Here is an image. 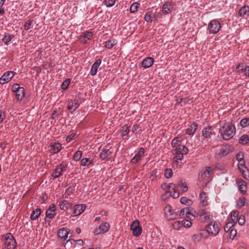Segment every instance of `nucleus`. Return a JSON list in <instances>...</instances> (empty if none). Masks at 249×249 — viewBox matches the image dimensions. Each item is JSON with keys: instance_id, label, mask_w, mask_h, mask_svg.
I'll return each instance as SVG.
<instances>
[{"instance_id": "nucleus-1", "label": "nucleus", "mask_w": 249, "mask_h": 249, "mask_svg": "<svg viewBox=\"0 0 249 249\" xmlns=\"http://www.w3.org/2000/svg\"><path fill=\"white\" fill-rule=\"evenodd\" d=\"M236 128L231 123H225L219 130L221 137L224 140L228 141L232 138L235 135Z\"/></svg>"}, {"instance_id": "nucleus-2", "label": "nucleus", "mask_w": 249, "mask_h": 249, "mask_svg": "<svg viewBox=\"0 0 249 249\" xmlns=\"http://www.w3.org/2000/svg\"><path fill=\"white\" fill-rule=\"evenodd\" d=\"M3 245L6 249H15L17 246L16 241L11 233H7L1 238Z\"/></svg>"}, {"instance_id": "nucleus-3", "label": "nucleus", "mask_w": 249, "mask_h": 249, "mask_svg": "<svg viewBox=\"0 0 249 249\" xmlns=\"http://www.w3.org/2000/svg\"><path fill=\"white\" fill-rule=\"evenodd\" d=\"M234 149L233 146L228 144L222 145L220 148L216 149L215 157L217 159H221L232 152Z\"/></svg>"}, {"instance_id": "nucleus-4", "label": "nucleus", "mask_w": 249, "mask_h": 249, "mask_svg": "<svg viewBox=\"0 0 249 249\" xmlns=\"http://www.w3.org/2000/svg\"><path fill=\"white\" fill-rule=\"evenodd\" d=\"M67 166V164H65L63 163L57 165L52 171L51 174L52 179L54 180L62 176L63 172L66 170Z\"/></svg>"}, {"instance_id": "nucleus-5", "label": "nucleus", "mask_w": 249, "mask_h": 249, "mask_svg": "<svg viewBox=\"0 0 249 249\" xmlns=\"http://www.w3.org/2000/svg\"><path fill=\"white\" fill-rule=\"evenodd\" d=\"M221 224L219 222L214 221L213 223L212 222L210 224H208L205 228L206 231L209 233L216 235L221 229Z\"/></svg>"}, {"instance_id": "nucleus-6", "label": "nucleus", "mask_w": 249, "mask_h": 249, "mask_svg": "<svg viewBox=\"0 0 249 249\" xmlns=\"http://www.w3.org/2000/svg\"><path fill=\"white\" fill-rule=\"evenodd\" d=\"M221 28V24L216 19H213L210 21L208 25V30L210 34H215L217 33Z\"/></svg>"}, {"instance_id": "nucleus-7", "label": "nucleus", "mask_w": 249, "mask_h": 249, "mask_svg": "<svg viewBox=\"0 0 249 249\" xmlns=\"http://www.w3.org/2000/svg\"><path fill=\"white\" fill-rule=\"evenodd\" d=\"M113 152V149L111 147L103 148L100 154V157L102 160H107L110 159Z\"/></svg>"}, {"instance_id": "nucleus-8", "label": "nucleus", "mask_w": 249, "mask_h": 249, "mask_svg": "<svg viewBox=\"0 0 249 249\" xmlns=\"http://www.w3.org/2000/svg\"><path fill=\"white\" fill-rule=\"evenodd\" d=\"M110 225L108 223L104 222L102 223L98 228L94 230L93 233L95 235L105 233L108 231Z\"/></svg>"}, {"instance_id": "nucleus-9", "label": "nucleus", "mask_w": 249, "mask_h": 249, "mask_svg": "<svg viewBox=\"0 0 249 249\" xmlns=\"http://www.w3.org/2000/svg\"><path fill=\"white\" fill-rule=\"evenodd\" d=\"M15 74V72L12 71H8L6 72L0 78V84L3 85L5 83L9 82Z\"/></svg>"}, {"instance_id": "nucleus-10", "label": "nucleus", "mask_w": 249, "mask_h": 249, "mask_svg": "<svg viewBox=\"0 0 249 249\" xmlns=\"http://www.w3.org/2000/svg\"><path fill=\"white\" fill-rule=\"evenodd\" d=\"M161 188L165 191V193L173 194L174 192H178L177 186L172 183H164L161 185Z\"/></svg>"}, {"instance_id": "nucleus-11", "label": "nucleus", "mask_w": 249, "mask_h": 249, "mask_svg": "<svg viewBox=\"0 0 249 249\" xmlns=\"http://www.w3.org/2000/svg\"><path fill=\"white\" fill-rule=\"evenodd\" d=\"M131 230L132 231L134 236L136 237L139 236L142 231V227L139 225L138 222H134L130 227Z\"/></svg>"}, {"instance_id": "nucleus-12", "label": "nucleus", "mask_w": 249, "mask_h": 249, "mask_svg": "<svg viewBox=\"0 0 249 249\" xmlns=\"http://www.w3.org/2000/svg\"><path fill=\"white\" fill-rule=\"evenodd\" d=\"M56 215V209L55 206L53 204H51L49 209L46 212V218H49L50 219L53 218Z\"/></svg>"}, {"instance_id": "nucleus-13", "label": "nucleus", "mask_w": 249, "mask_h": 249, "mask_svg": "<svg viewBox=\"0 0 249 249\" xmlns=\"http://www.w3.org/2000/svg\"><path fill=\"white\" fill-rule=\"evenodd\" d=\"M199 214L200 216V220L204 222L211 221L213 219V216L210 213L202 211L199 212Z\"/></svg>"}, {"instance_id": "nucleus-14", "label": "nucleus", "mask_w": 249, "mask_h": 249, "mask_svg": "<svg viewBox=\"0 0 249 249\" xmlns=\"http://www.w3.org/2000/svg\"><path fill=\"white\" fill-rule=\"evenodd\" d=\"M50 146V152L53 154L58 153L62 149L61 144L59 142H51Z\"/></svg>"}, {"instance_id": "nucleus-15", "label": "nucleus", "mask_w": 249, "mask_h": 249, "mask_svg": "<svg viewBox=\"0 0 249 249\" xmlns=\"http://www.w3.org/2000/svg\"><path fill=\"white\" fill-rule=\"evenodd\" d=\"M85 205L84 204H77L73 207V216L79 215L85 209Z\"/></svg>"}, {"instance_id": "nucleus-16", "label": "nucleus", "mask_w": 249, "mask_h": 249, "mask_svg": "<svg viewBox=\"0 0 249 249\" xmlns=\"http://www.w3.org/2000/svg\"><path fill=\"white\" fill-rule=\"evenodd\" d=\"M60 208L64 211L67 210L69 208H71L72 204L66 200H59L57 201Z\"/></svg>"}, {"instance_id": "nucleus-17", "label": "nucleus", "mask_w": 249, "mask_h": 249, "mask_svg": "<svg viewBox=\"0 0 249 249\" xmlns=\"http://www.w3.org/2000/svg\"><path fill=\"white\" fill-rule=\"evenodd\" d=\"M174 148L173 154H187L188 152V149L183 145H179Z\"/></svg>"}, {"instance_id": "nucleus-18", "label": "nucleus", "mask_w": 249, "mask_h": 249, "mask_svg": "<svg viewBox=\"0 0 249 249\" xmlns=\"http://www.w3.org/2000/svg\"><path fill=\"white\" fill-rule=\"evenodd\" d=\"M157 14L152 11L147 12L144 16V19L147 22H152L154 20H157Z\"/></svg>"}, {"instance_id": "nucleus-19", "label": "nucleus", "mask_w": 249, "mask_h": 249, "mask_svg": "<svg viewBox=\"0 0 249 249\" xmlns=\"http://www.w3.org/2000/svg\"><path fill=\"white\" fill-rule=\"evenodd\" d=\"M144 149L143 148L141 147L133 159L131 160V162L133 163H136L138 162L142 157L144 156Z\"/></svg>"}, {"instance_id": "nucleus-20", "label": "nucleus", "mask_w": 249, "mask_h": 249, "mask_svg": "<svg viewBox=\"0 0 249 249\" xmlns=\"http://www.w3.org/2000/svg\"><path fill=\"white\" fill-rule=\"evenodd\" d=\"M154 60L151 57H147L144 58L141 62V66L145 69L151 67L153 63Z\"/></svg>"}, {"instance_id": "nucleus-21", "label": "nucleus", "mask_w": 249, "mask_h": 249, "mask_svg": "<svg viewBox=\"0 0 249 249\" xmlns=\"http://www.w3.org/2000/svg\"><path fill=\"white\" fill-rule=\"evenodd\" d=\"M79 106L80 104L78 101L76 99H74L68 102L67 107L69 110H72V111H74L79 107Z\"/></svg>"}, {"instance_id": "nucleus-22", "label": "nucleus", "mask_w": 249, "mask_h": 249, "mask_svg": "<svg viewBox=\"0 0 249 249\" xmlns=\"http://www.w3.org/2000/svg\"><path fill=\"white\" fill-rule=\"evenodd\" d=\"M93 33L89 31H86L84 33L83 35H81L80 37V41L86 44L87 42V40H90L93 36Z\"/></svg>"}, {"instance_id": "nucleus-23", "label": "nucleus", "mask_w": 249, "mask_h": 249, "mask_svg": "<svg viewBox=\"0 0 249 249\" xmlns=\"http://www.w3.org/2000/svg\"><path fill=\"white\" fill-rule=\"evenodd\" d=\"M102 60L101 59H98L92 65L90 70V74L92 76H94L96 74L98 67L101 64Z\"/></svg>"}, {"instance_id": "nucleus-24", "label": "nucleus", "mask_w": 249, "mask_h": 249, "mask_svg": "<svg viewBox=\"0 0 249 249\" xmlns=\"http://www.w3.org/2000/svg\"><path fill=\"white\" fill-rule=\"evenodd\" d=\"M198 125L196 123L194 122L186 129V133L189 135H193L196 131Z\"/></svg>"}, {"instance_id": "nucleus-25", "label": "nucleus", "mask_w": 249, "mask_h": 249, "mask_svg": "<svg viewBox=\"0 0 249 249\" xmlns=\"http://www.w3.org/2000/svg\"><path fill=\"white\" fill-rule=\"evenodd\" d=\"M212 173V171L211 168L209 166L206 167L203 174L201 175V179L209 181V178L210 177Z\"/></svg>"}, {"instance_id": "nucleus-26", "label": "nucleus", "mask_w": 249, "mask_h": 249, "mask_svg": "<svg viewBox=\"0 0 249 249\" xmlns=\"http://www.w3.org/2000/svg\"><path fill=\"white\" fill-rule=\"evenodd\" d=\"M213 132V129L211 126H206L202 131V135L205 138H209Z\"/></svg>"}, {"instance_id": "nucleus-27", "label": "nucleus", "mask_w": 249, "mask_h": 249, "mask_svg": "<svg viewBox=\"0 0 249 249\" xmlns=\"http://www.w3.org/2000/svg\"><path fill=\"white\" fill-rule=\"evenodd\" d=\"M238 14L240 17H244L245 16H249V6L244 5L242 6L239 10Z\"/></svg>"}, {"instance_id": "nucleus-28", "label": "nucleus", "mask_w": 249, "mask_h": 249, "mask_svg": "<svg viewBox=\"0 0 249 249\" xmlns=\"http://www.w3.org/2000/svg\"><path fill=\"white\" fill-rule=\"evenodd\" d=\"M237 183L239 186V189L240 192L245 194L246 193L247 184L246 183L241 179L237 180Z\"/></svg>"}, {"instance_id": "nucleus-29", "label": "nucleus", "mask_w": 249, "mask_h": 249, "mask_svg": "<svg viewBox=\"0 0 249 249\" xmlns=\"http://www.w3.org/2000/svg\"><path fill=\"white\" fill-rule=\"evenodd\" d=\"M173 8V5L169 2H166L163 5L162 11L164 14L169 13Z\"/></svg>"}, {"instance_id": "nucleus-30", "label": "nucleus", "mask_w": 249, "mask_h": 249, "mask_svg": "<svg viewBox=\"0 0 249 249\" xmlns=\"http://www.w3.org/2000/svg\"><path fill=\"white\" fill-rule=\"evenodd\" d=\"M80 164L82 166H93L94 165L93 160L90 158H84L81 160Z\"/></svg>"}, {"instance_id": "nucleus-31", "label": "nucleus", "mask_w": 249, "mask_h": 249, "mask_svg": "<svg viewBox=\"0 0 249 249\" xmlns=\"http://www.w3.org/2000/svg\"><path fill=\"white\" fill-rule=\"evenodd\" d=\"M179 196V193L178 192H174L173 194H169L167 193H165L161 196L162 199L165 200L167 197L169 196H172L174 198H177Z\"/></svg>"}, {"instance_id": "nucleus-32", "label": "nucleus", "mask_w": 249, "mask_h": 249, "mask_svg": "<svg viewBox=\"0 0 249 249\" xmlns=\"http://www.w3.org/2000/svg\"><path fill=\"white\" fill-rule=\"evenodd\" d=\"M238 142L242 145L249 143V136L247 134L242 135L238 140Z\"/></svg>"}, {"instance_id": "nucleus-33", "label": "nucleus", "mask_w": 249, "mask_h": 249, "mask_svg": "<svg viewBox=\"0 0 249 249\" xmlns=\"http://www.w3.org/2000/svg\"><path fill=\"white\" fill-rule=\"evenodd\" d=\"M57 235L59 238L65 239L68 237V233L67 230L63 228L58 230Z\"/></svg>"}, {"instance_id": "nucleus-34", "label": "nucleus", "mask_w": 249, "mask_h": 249, "mask_svg": "<svg viewBox=\"0 0 249 249\" xmlns=\"http://www.w3.org/2000/svg\"><path fill=\"white\" fill-rule=\"evenodd\" d=\"M199 199L200 203L203 205L206 206L208 204V198L206 196L205 193L202 192L199 195Z\"/></svg>"}, {"instance_id": "nucleus-35", "label": "nucleus", "mask_w": 249, "mask_h": 249, "mask_svg": "<svg viewBox=\"0 0 249 249\" xmlns=\"http://www.w3.org/2000/svg\"><path fill=\"white\" fill-rule=\"evenodd\" d=\"M40 213L41 210L39 208H36L33 211L30 216V218L32 220H35L39 217V216L40 215Z\"/></svg>"}, {"instance_id": "nucleus-36", "label": "nucleus", "mask_w": 249, "mask_h": 249, "mask_svg": "<svg viewBox=\"0 0 249 249\" xmlns=\"http://www.w3.org/2000/svg\"><path fill=\"white\" fill-rule=\"evenodd\" d=\"M190 215H191V212L188 208H183L180 211V215L183 217L189 218Z\"/></svg>"}, {"instance_id": "nucleus-37", "label": "nucleus", "mask_w": 249, "mask_h": 249, "mask_svg": "<svg viewBox=\"0 0 249 249\" xmlns=\"http://www.w3.org/2000/svg\"><path fill=\"white\" fill-rule=\"evenodd\" d=\"M73 244H74L75 245V244H77L80 245H83V241L81 239L77 240H75L73 239L69 240L67 241L66 243L65 244V247L66 248L67 246L68 247L69 245H72Z\"/></svg>"}, {"instance_id": "nucleus-38", "label": "nucleus", "mask_w": 249, "mask_h": 249, "mask_svg": "<svg viewBox=\"0 0 249 249\" xmlns=\"http://www.w3.org/2000/svg\"><path fill=\"white\" fill-rule=\"evenodd\" d=\"M12 39V36L8 33H5L2 38V42L6 45L11 41Z\"/></svg>"}, {"instance_id": "nucleus-39", "label": "nucleus", "mask_w": 249, "mask_h": 249, "mask_svg": "<svg viewBox=\"0 0 249 249\" xmlns=\"http://www.w3.org/2000/svg\"><path fill=\"white\" fill-rule=\"evenodd\" d=\"M17 99L18 100H21L24 96V89L22 87L18 90V92L15 93Z\"/></svg>"}, {"instance_id": "nucleus-40", "label": "nucleus", "mask_w": 249, "mask_h": 249, "mask_svg": "<svg viewBox=\"0 0 249 249\" xmlns=\"http://www.w3.org/2000/svg\"><path fill=\"white\" fill-rule=\"evenodd\" d=\"M239 213L237 211H233L231 213V222H234L235 224L237 222L238 217Z\"/></svg>"}, {"instance_id": "nucleus-41", "label": "nucleus", "mask_w": 249, "mask_h": 249, "mask_svg": "<svg viewBox=\"0 0 249 249\" xmlns=\"http://www.w3.org/2000/svg\"><path fill=\"white\" fill-rule=\"evenodd\" d=\"M140 4L138 2H135L133 3L130 7V12L131 13H134L136 12L139 8Z\"/></svg>"}, {"instance_id": "nucleus-42", "label": "nucleus", "mask_w": 249, "mask_h": 249, "mask_svg": "<svg viewBox=\"0 0 249 249\" xmlns=\"http://www.w3.org/2000/svg\"><path fill=\"white\" fill-rule=\"evenodd\" d=\"M182 141V138L180 137H176L171 142V145L173 148L177 147L180 145L178 144V142H181Z\"/></svg>"}, {"instance_id": "nucleus-43", "label": "nucleus", "mask_w": 249, "mask_h": 249, "mask_svg": "<svg viewBox=\"0 0 249 249\" xmlns=\"http://www.w3.org/2000/svg\"><path fill=\"white\" fill-rule=\"evenodd\" d=\"M83 155L82 152L79 150L76 151L73 156L72 159L75 161H78L82 157Z\"/></svg>"}, {"instance_id": "nucleus-44", "label": "nucleus", "mask_w": 249, "mask_h": 249, "mask_svg": "<svg viewBox=\"0 0 249 249\" xmlns=\"http://www.w3.org/2000/svg\"><path fill=\"white\" fill-rule=\"evenodd\" d=\"M115 42L114 39L108 40L105 42V47L107 49H110L114 46Z\"/></svg>"}, {"instance_id": "nucleus-45", "label": "nucleus", "mask_w": 249, "mask_h": 249, "mask_svg": "<svg viewBox=\"0 0 249 249\" xmlns=\"http://www.w3.org/2000/svg\"><path fill=\"white\" fill-rule=\"evenodd\" d=\"M240 125L242 127H246L249 126V118H244L240 122Z\"/></svg>"}, {"instance_id": "nucleus-46", "label": "nucleus", "mask_w": 249, "mask_h": 249, "mask_svg": "<svg viewBox=\"0 0 249 249\" xmlns=\"http://www.w3.org/2000/svg\"><path fill=\"white\" fill-rule=\"evenodd\" d=\"M172 225L174 229L179 230L181 227H182V220L175 221L173 223Z\"/></svg>"}, {"instance_id": "nucleus-47", "label": "nucleus", "mask_w": 249, "mask_h": 249, "mask_svg": "<svg viewBox=\"0 0 249 249\" xmlns=\"http://www.w3.org/2000/svg\"><path fill=\"white\" fill-rule=\"evenodd\" d=\"M180 202L181 203L185 204L187 205H190L192 203V201L191 199H188L186 197H182L180 198Z\"/></svg>"}, {"instance_id": "nucleus-48", "label": "nucleus", "mask_w": 249, "mask_h": 249, "mask_svg": "<svg viewBox=\"0 0 249 249\" xmlns=\"http://www.w3.org/2000/svg\"><path fill=\"white\" fill-rule=\"evenodd\" d=\"M234 225L235 224L234 222H231V221L228 222L224 228V231L226 232L230 231L231 228L234 226Z\"/></svg>"}, {"instance_id": "nucleus-49", "label": "nucleus", "mask_w": 249, "mask_h": 249, "mask_svg": "<svg viewBox=\"0 0 249 249\" xmlns=\"http://www.w3.org/2000/svg\"><path fill=\"white\" fill-rule=\"evenodd\" d=\"M24 29L28 30L33 27V20L29 19L27 20L24 24Z\"/></svg>"}, {"instance_id": "nucleus-50", "label": "nucleus", "mask_w": 249, "mask_h": 249, "mask_svg": "<svg viewBox=\"0 0 249 249\" xmlns=\"http://www.w3.org/2000/svg\"><path fill=\"white\" fill-rule=\"evenodd\" d=\"M240 171L242 173L244 178L246 179H248L249 178V170L247 168H245V169H243Z\"/></svg>"}, {"instance_id": "nucleus-51", "label": "nucleus", "mask_w": 249, "mask_h": 249, "mask_svg": "<svg viewBox=\"0 0 249 249\" xmlns=\"http://www.w3.org/2000/svg\"><path fill=\"white\" fill-rule=\"evenodd\" d=\"M177 187L181 188L182 189V192H186L188 190V187L187 185L183 183L182 181L178 183V186Z\"/></svg>"}, {"instance_id": "nucleus-52", "label": "nucleus", "mask_w": 249, "mask_h": 249, "mask_svg": "<svg viewBox=\"0 0 249 249\" xmlns=\"http://www.w3.org/2000/svg\"><path fill=\"white\" fill-rule=\"evenodd\" d=\"M173 171L171 169H166L165 170L164 175L166 178H170L173 176Z\"/></svg>"}, {"instance_id": "nucleus-53", "label": "nucleus", "mask_w": 249, "mask_h": 249, "mask_svg": "<svg viewBox=\"0 0 249 249\" xmlns=\"http://www.w3.org/2000/svg\"><path fill=\"white\" fill-rule=\"evenodd\" d=\"M70 82H71V80L70 79H67L66 80H65L63 82V83L61 85V88L62 89H63V90L67 89L68 88V87L69 86V85L70 84Z\"/></svg>"}, {"instance_id": "nucleus-54", "label": "nucleus", "mask_w": 249, "mask_h": 249, "mask_svg": "<svg viewBox=\"0 0 249 249\" xmlns=\"http://www.w3.org/2000/svg\"><path fill=\"white\" fill-rule=\"evenodd\" d=\"M164 211L166 214H169V215H172L174 213L173 210L170 205H168L165 208Z\"/></svg>"}, {"instance_id": "nucleus-55", "label": "nucleus", "mask_w": 249, "mask_h": 249, "mask_svg": "<svg viewBox=\"0 0 249 249\" xmlns=\"http://www.w3.org/2000/svg\"><path fill=\"white\" fill-rule=\"evenodd\" d=\"M116 0H104V3L107 7H112L115 3Z\"/></svg>"}, {"instance_id": "nucleus-56", "label": "nucleus", "mask_w": 249, "mask_h": 249, "mask_svg": "<svg viewBox=\"0 0 249 249\" xmlns=\"http://www.w3.org/2000/svg\"><path fill=\"white\" fill-rule=\"evenodd\" d=\"M201 236L200 234H194L192 237V240L195 243H197L201 240Z\"/></svg>"}, {"instance_id": "nucleus-57", "label": "nucleus", "mask_w": 249, "mask_h": 249, "mask_svg": "<svg viewBox=\"0 0 249 249\" xmlns=\"http://www.w3.org/2000/svg\"><path fill=\"white\" fill-rule=\"evenodd\" d=\"M182 226L185 228H190L192 226V223L191 221L186 219H182Z\"/></svg>"}, {"instance_id": "nucleus-58", "label": "nucleus", "mask_w": 249, "mask_h": 249, "mask_svg": "<svg viewBox=\"0 0 249 249\" xmlns=\"http://www.w3.org/2000/svg\"><path fill=\"white\" fill-rule=\"evenodd\" d=\"M236 159L238 161L244 160V155L243 152H240L236 155Z\"/></svg>"}, {"instance_id": "nucleus-59", "label": "nucleus", "mask_w": 249, "mask_h": 249, "mask_svg": "<svg viewBox=\"0 0 249 249\" xmlns=\"http://www.w3.org/2000/svg\"><path fill=\"white\" fill-rule=\"evenodd\" d=\"M245 201L246 198L245 197H240L237 201V205L239 207H242L244 205Z\"/></svg>"}, {"instance_id": "nucleus-60", "label": "nucleus", "mask_w": 249, "mask_h": 249, "mask_svg": "<svg viewBox=\"0 0 249 249\" xmlns=\"http://www.w3.org/2000/svg\"><path fill=\"white\" fill-rule=\"evenodd\" d=\"M238 168H239V170L240 171H241L243 169H245V168H247V167L245 166V160H244L239 161H238Z\"/></svg>"}, {"instance_id": "nucleus-61", "label": "nucleus", "mask_w": 249, "mask_h": 249, "mask_svg": "<svg viewBox=\"0 0 249 249\" xmlns=\"http://www.w3.org/2000/svg\"><path fill=\"white\" fill-rule=\"evenodd\" d=\"M21 88L22 87H20L19 84H15L12 86L11 90H12L13 92H14L16 93V92H18V90L19 89V88Z\"/></svg>"}, {"instance_id": "nucleus-62", "label": "nucleus", "mask_w": 249, "mask_h": 249, "mask_svg": "<svg viewBox=\"0 0 249 249\" xmlns=\"http://www.w3.org/2000/svg\"><path fill=\"white\" fill-rule=\"evenodd\" d=\"M236 230L234 229H231L230 231V238L233 239L236 235Z\"/></svg>"}, {"instance_id": "nucleus-63", "label": "nucleus", "mask_w": 249, "mask_h": 249, "mask_svg": "<svg viewBox=\"0 0 249 249\" xmlns=\"http://www.w3.org/2000/svg\"><path fill=\"white\" fill-rule=\"evenodd\" d=\"M130 131V130L127 128V127L124 126L122 130V136L123 137L127 135Z\"/></svg>"}, {"instance_id": "nucleus-64", "label": "nucleus", "mask_w": 249, "mask_h": 249, "mask_svg": "<svg viewBox=\"0 0 249 249\" xmlns=\"http://www.w3.org/2000/svg\"><path fill=\"white\" fill-rule=\"evenodd\" d=\"M238 222V224L241 225V226H242L244 224H245V217L244 216H240L237 219V221Z\"/></svg>"}]
</instances>
